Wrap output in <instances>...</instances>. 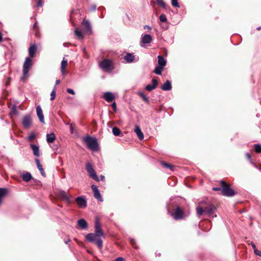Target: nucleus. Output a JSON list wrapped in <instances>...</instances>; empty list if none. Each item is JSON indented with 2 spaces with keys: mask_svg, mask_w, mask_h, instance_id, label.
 Listing matches in <instances>:
<instances>
[{
  "mask_svg": "<svg viewBox=\"0 0 261 261\" xmlns=\"http://www.w3.org/2000/svg\"><path fill=\"white\" fill-rule=\"evenodd\" d=\"M56 139L55 135L54 133L47 134L46 135V141L47 143H53Z\"/></svg>",
  "mask_w": 261,
  "mask_h": 261,
  "instance_id": "bb28decb",
  "label": "nucleus"
},
{
  "mask_svg": "<svg viewBox=\"0 0 261 261\" xmlns=\"http://www.w3.org/2000/svg\"><path fill=\"white\" fill-rule=\"evenodd\" d=\"M171 4H172V6H173V7H177V8L179 7V5L178 4L177 0H171Z\"/></svg>",
  "mask_w": 261,
  "mask_h": 261,
  "instance_id": "58836bf2",
  "label": "nucleus"
},
{
  "mask_svg": "<svg viewBox=\"0 0 261 261\" xmlns=\"http://www.w3.org/2000/svg\"><path fill=\"white\" fill-rule=\"evenodd\" d=\"M159 19L161 22H166L167 20L166 16L164 14H162L160 16Z\"/></svg>",
  "mask_w": 261,
  "mask_h": 261,
  "instance_id": "4c0bfd02",
  "label": "nucleus"
},
{
  "mask_svg": "<svg viewBox=\"0 0 261 261\" xmlns=\"http://www.w3.org/2000/svg\"><path fill=\"white\" fill-rule=\"evenodd\" d=\"M32 124V119L30 115H25L22 119V125L24 128L28 129Z\"/></svg>",
  "mask_w": 261,
  "mask_h": 261,
  "instance_id": "6e6552de",
  "label": "nucleus"
},
{
  "mask_svg": "<svg viewBox=\"0 0 261 261\" xmlns=\"http://www.w3.org/2000/svg\"><path fill=\"white\" fill-rule=\"evenodd\" d=\"M3 41V37L1 33L0 32V43Z\"/></svg>",
  "mask_w": 261,
  "mask_h": 261,
  "instance_id": "4d7b16f0",
  "label": "nucleus"
},
{
  "mask_svg": "<svg viewBox=\"0 0 261 261\" xmlns=\"http://www.w3.org/2000/svg\"><path fill=\"white\" fill-rule=\"evenodd\" d=\"M56 86H55L53 90H52L50 93V100H53L56 97Z\"/></svg>",
  "mask_w": 261,
  "mask_h": 261,
  "instance_id": "c9c22d12",
  "label": "nucleus"
},
{
  "mask_svg": "<svg viewBox=\"0 0 261 261\" xmlns=\"http://www.w3.org/2000/svg\"><path fill=\"white\" fill-rule=\"evenodd\" d=\"M30 147L33 151L34 155L37 158H39L40 155L39 146L35 144H31Z\"/></svg>",
  "mask_w": 261,
  "mask_h": 261,
  "instance_id": "4468645a",
  "label": "nucleus"
},
{
  "mask_svg": "<svg viewBox=\"0 0 261 261\" xmlns=\"http://www.w3.org/2000/svg\"><path fill=\"white\" fill-rule=\"evenodd\" d=\"M130 243H132V244L134 246V243H135V241L133 239H132L130 240Z\"/></svg>",
  "mask_w": 261,
  "mask_h": 261,
  "instance_id": "052dcab7",
  "label": "nucleus"
},
{
  "mask_svg": "<svg viewBox=\"0 0 261 261\" xmlns=\"http://www.w3.org/2000/svg\"><path fill=\"white\" fill-rule=\"evenodd\" d=\"M84 31L87 33H91L92 32L91 26L90 22L87 20H84L82 22Z\"/></svg>",
  "mask_w": 261,
  "mask_h": 261,
  "instance_id": "ddd939ff",
  "label": "nucleus"
},
{
  "mask_svg": "<svg viewBox=\"0 0 261 261\" xmlns=\"http://www.w3.org/2000/svg\"><path fill=\"white\" fill-rule=\"evenodd\" d=\"M216 210V207L213 204H210L204 208L200 206L196 207V212L198 216L205 215L211 218L216 217V215L214 214Z\"/></svg>",
  "mask_w": 261,
  "mask_h": 261,
  "instance_id": "f257e3e1",
  "label": "nucleus"
},
{
  "mask_svg": "<svg viewBox=\"0 0 261 261\" xmlns=\"http://www.w3.org/2000/svg\"><path fill=\"white\" fill-rule=\"evenodd\" d=\"M251 163L253 165V166L256 167V168H258V166L253 162H251Z\"/></svg>",
  "mask_w": 261,
  "mask_h": 261,
  "instance_id": "bf43d9fd",
  "label": "nucleus"
},
{
  "mask_svg": "<svg viewBox=\"0 0 261 261\" xmlns=\"http://www.w3.org/2000/svg\"><path fill=\"white\" fill-rule=\"evenodd\" d=\"M37 6L38 7H41L42 6V2L41 0H39L37 3Z\"/></svg>",
  "mask_w": 261,
  "mask_h": 261,
  "instance_id": "8fccbe9b",
  "label": "nucleus"
},
{
  "mask_svg": "<svg viewBox=\"0 0 261 261\" xmlns=\"http://www.w3.org/2000/svg\"><path fill=\"white\" fill-rule=\"evenodd\" d=\"M11 112L13 113L14 115H17L18 113L17 110V107L15 105H13L11 108Z\"/></svg>",
  "mask_w": 261,
  "mask_h": 261,
  "instance_id": "ea45409f",
  "label": "nucleus"
},
{
  "mask_svg": "<svg viewBox=\"0 0 261 261\" xmlns=\"http://www.w3.org/2000/svg\"><path fill=\"white\" fill-rule=\"evenodd\" d=\"M37 51V46L35 44L32 45L29 48V53L31 57H34L35 54Z\"/></svg>",
  "mask_w": 261,
  "mask_h": 261,
  "instance_id": "412c9836",
  "label": "nucleus"
},
{
  "mask_svg": "<svg viewBox=\"0 0 261 261\" xmlns=\"http://www.w3.org/2000/svg\"><path fill=\"white\" fill-rule=\"evenodd\" d=\"M35 162H36L37 166L40 172V173L43 177H45L46 176L45 173L44 171V169H43L42 165L40 164L39 160L38 159H36Z\"/></svg>",
  "mask_w": 261,
  "mask_h": 261,
  "instance_id": "5701e85b",
  "label": "nucleus"
},
{
  "mask_svg": "<svg viewBox=\"0 0 261 261\" xmlns=\"http://www.w3.org/2000/svg\"><path fill=\"white\" fill-rule=\"evenodd\" d=\"M257 29V30H258V31H259V30H261V26H260V27H258V28H257V29Z\"/></svg>",
  "mask_w": 261,
  "mask_h": 261,
  "instance_id": "0e129e2a",
  "label": "nucleus"
},
{
  "mask_svg": "<svg viewBox=\"0 0 261 261\" xmlns=\"http://www.w3.org/2000/svg\"><path fill=\"white\" fill-rule=\"evenodd\" d=\"M70 241V239H68L67 241H65V243L66 244H67V243H68Z\"/></svg>",
  "mask_w": 261,
  "mask_h": 261,
  "instance_id": "680f3d73",
  "label": "nucleus"
},
{
  "mask_svg": "<svg viewBox=\"0 0 261 261\" xmlns=\"http://www.w3.org/2000/svg\"><path fill=\"white\" fill-rule=\"evenodd\" d=\"M22 178L23 181L28 182L32 179V176L30 173L27 172L26 173L23 174Z\"/></svg>",
  "mask_w": 261,
  "mask_h": 261,
  "instance_id": "c85d7f7f",
  "label": "nucleus"
},
{
  "mask_svg": "<svg viewBox=\"0 0 261 261\" xmlns=\"http://www.w3.org/2000/svg\"><path fill=\"white\" fill-rule=\"evenodd\" d=\"M144 29H148V30H151V28L150 26H149V25H144Z\"/></svg>",
  "mask_w": 261,
  "mask_h": 261,
  "instance_id": "603ef678",
  "label": "nucleus"
},
{
  "mask_svg": "<svg viewBox=\"0 0 261 261\" xmlns=\"http://www.w3.org/2000/svg\"><path fill=\"white\" fill-rule=\"evenodd\" d=\"M152 85H147L145 87L146 90L148 91H151L152 90L155 89L158 85V82L155 79H152Z\"/></svg>",
  "mask_w": 261,
  "mask_h": 261,
  "instance_id": "2eb2a0df",
  "label": "nucleus"
},
{
  "mask_svg": "<svg viewBox=\"0 0 261 261\" xmlns=\"http://www.w3.org/2000/svg\"><path fill=\"white\" fill-rule=\"evenodd\" d=\"M75 35L79 39H82L83 38V34L82 32L79 30L78 28H76L74 30Z\"/></svg>",
  "mask_w": 261,
  "mask_h": 261,
  "instance_id": "7c9ffc66",
  "label": "nucleus"
},
{
  "mask_svg": "<svg viewBox=\"0 0 261 261\" xmlns=\"http://www.w3.org/2000/svg\"><path fill=\"white\" fill-rule=\"evenodd\" d=\"M124 60L127 63H132L135 60V56L133 54L127 53L124 57Z\"/></svg>",
  "mask_w": 261,
  "mask_h": 261,
  "instance_id": "aec40b11",
  "label": "nucleus"
},
{
  "mask_svg": "<svg viewBox=\"0 0 261 261\" xmlns=\"http://www.w3.org/2000/svg\"><path fill=\"white\" fill-rule=\"evenodd\" d=\"M112 133L115 136H119L120 135V130L116 127H114L112 128Z\"/></svg>",
  "mask_w": 261,
  "mask_h": 261,
  "instance_id": "2f4dec72",
  "label": "nucleus"
},
{
  "mask_svg": "<svg viewBox=\"0 0 261 261\" xmlns=\"http://www.w3.org/2000/svg\"><path fill=\"white\" fill-rule=\"evenodd\" d=\"M213 190L214 191H220V190H222V188H217V187H214L213 188Z\"/></svg>",
  "mask_w": 261,
  "mask_h": 261,
  "instance_id": "09e8293b",
  "label": "nucleus"
},
{
  "mask_svg": "<svg viewBox=\"0 0 261 261\" xmlns=\"http://www.w3.org/2000/svg\"><path fill=\"white\" fill-rule=\"evenodd\" d=\"M152 41V37L150 35H142L141 36V42L143 44H148Z\"/></svg>",
  "mask_w": 261,
  "mask_h": 261,
  "instance_id": "dca6fc26",
  "label": "nucleus"
},
{
  "mask_svg": "<svg viewBox=\"0 0 261 261\" xmlns=\"http://www.w3.org/2000/svg\"><path fill=\"white\" fill-rule=\"evenodd\" d=\"M183 212L179 207H177L175 210L174 218L175 219H180L183 217Z\"/></svg>",
  "mask_w": 261,
  "mask_h": 261,
  "instance_id": "a211bd4d",
  "label": "nucleus"
},
{
  "mask_svg": "<svg viewBox=\"0 0 261 261\" xmlns=\"http://www.w3.org/2000/svg\"><path fill=\"white\" fill-rule=\"evenodd\" d=\"M250 244L252 247L253 250H255L256 248V246H255V244L253 242H251Z\"/></svg>",
  "mask_w": 261,
  "mask_h": 261,
  "instance_id": "de8ad7c7",
  "label": "nucleus"
},
{
  "mask_svg": "<svg viewBox=\"0 0 261 261\" xmlns=\"http://www.w3.org/2000/svg\"><path fill=\"white\" fill-rule=\"evenodd\" d=\"M157 4L161 6L163 8L166 9V5L163 0H156Z\"/></svg>",
  "mask_w": 261,
  "mask_h": 261,
  "instance_id": "72a5a7b5",
  "label": "nucleus"
},
{
  "mask_svg": "<svg viewBox=\"0 0 261 261\" xmlns=\"http://www.w3.org/2000/svg\"><path fill=\"white\" fill-rule=\"evenodd\" d=\"M77 224L82 229H86L88 226L87 222L84 219L79 220L77 221Z\"/></svg>",
  "mask_w": 261,
  "mask_h": 261,
  "instance_id": "a878e982",
  "label": "nucleus"
},
{
  "mask_svg": "<svg viewBox=\"0 0 261 261\" xmlns=\"http://www.w3.org/2000/svg\"><path fill=\"white\" fill-rule=\"evenodd\" d=\"M91 189L94 193V197L99 201H102L103 199L100 193H99L97 187L96 185H92L91 186Z\"/></svg>",
  "mask_w": 261,
  "mask_h": 261,
  "instance_id": "1a4fd4ad",
  "label": "nucleus"
},
{
  "mask_svg": "<svg viewBox=\"0 0 261 261\" xmlns=\"http://www.w3.org/2000/svg\"><path fill=\"white\" fill-rule=\"evenodd\" d=\"M139 95L141 96V97L142 98L143 100L147 103H149V99L148 98V97L144 94L143 92H139Z\"/></svg>",
  "mask_w": 261,
  "mask_h": 261,
  "instance_id": "473e14b6",
  "label": "nucleus"
},
{
  "mask_svg": "<svg viewBox=\"0 0 261 261\" xmlns=\"http://www.w3.org/2000/svg\"><path fill=\"white\" fill-rule=\"evenodd\" d=\"M59 196L62 198L63 200L66 201L68 203L70 202V196L67 195L64 191H61L59 192Z\"/></svg>",
  "mask_w": 261,
  "mask_h": 261,
  "instance_id": "f3484780",
  "label": "nucleus"
},
{
  "mask_svg": "<svg viewBox=\"0 0 261 261\" xmlns=\"http://www.w3.org/2000/svg\"><path fill=\"white\" fill-rule=\"evenodd\" d=\"M36 112L37 117L39 118V121L42 123H44V116L43 114V112L40 106H37L36 107Z\"/></svg>",
  "mask_w": 261,
  "mask_h": 261,
  "instance_id": "f8f14e48",
  "label": "nucleus"
},
{
  "mask_svg": "<svg viewBox=\"0 0 261 261\" xmlns=\"http://www.w3.org/2000/svg\"><path fill=\"white\" fill-rule=\"evenodd\" d=\"M222 187V194L223 195L228 197H231L236 194V192L232 190L229 185H228L224 181H220Z\"/></svg>",
  "mask_w": 261,
  "mask_h": 261,
  "instance_id": "39448f33",
  "label": "nucleus"
},
{
  "mask_svg": "<svg viewBox=\"0 0 261 261\" xmlns=\"http://www.w3.org/2000/svg\"><path fill=\"white\" fill-rule=\"evenodd\" d=\"M67 92L71 94H72V95L75 94V92H74V90L72 89L68 88L67 89Z\"/></svg>",
  "mask_w": 261,
  "mask_h": 261,
  "instance_id": "a19ab883",
  "label": "nucleus"
},
{
  "mask_svg": "<svg viewBox=\"0 0 261 261\" xmlns=\"http://www.w3.org/2000/svg\"><path fill=\"white\" fill-rule=\"evenodd\" d=\"M135 132L140 140H142L144 138V135L139 126H136Z\"/></svg>",
  "mask_w": 261,
  "mask_h": 261,
  "instance_id": "393cba45",
  "label": "nucleus"
},
{
  "mask_svg": "<svg viewBox=\"0 0 261 261\" xmlns=\"http://www.w3.org/2000/svg\"><path fill=\"white\" fill-rule=\"evenodd\" d=\"M254 150L257 153L261 152V144H256L254 145Z\"/></svg>",
  "mask_w": 261,
  "mask_h": 261,
  "instance_id": "f704fd0d",
  "label": "nucleus"
},
{
  "mask_svg": "<svg viewBox=\"0 0 261 261\" xmlns=\"http://www.w3.org/2000/svg\"><path fill=\"white\" fill-rule=\"evenodd\" d=\"M254 252L255 254L261 256V251H259L256 248L255 250H254Z\"/></svg>",
  "mask_w": 261,
  "mask_h": 261,
  "instance_id": "79ce46f5",
  "label": "nucleus"
},
{
  "mask_svg": "<svg viewBox=\"0 0 261 261\" xmlns=\"http://www.w3.org/2000/svg\"><path fill=\"white\" fill-rule=\"evenodd\" d=\"M53 148L54 150H56V149H57L58 147H57V146H55V147H53Z\"/></svg>",
  "mask_w": 261,
  "mask_h": 261,
  "instance_id": "e2e57ef3",
  "label": "nucleus"
},
{
  "mask_svg": "<svg viewBox=\"0 0 261 261\" xmlns=\"http://www.w3.org/2000/svg\"><path fill=\"white\" fill-rule=\"evenodd\" d=\"M246 156L249 161H251V155L249 153H246Z\"/></svg>",
  "mask_w": 261,
  "mask_h": 261,
  "instance_id": "a18cd8bd",
  "label": "nucleus"
},
{
  "mask_svg": "<svg viewBox=\"0 0 261 261\" xmlns=\"http://www.w3.org/2000/svg\"><path fill=\"white\" fill-rule=\"evenodd\" d=\"M83 141L91 150L95 151L98 150V145L96 139L88 136L84 138Z\"/></svg>",
  "mask_w": 261,
  "mask_h": 261,
  "instance_id": "7ed1b4c3",
  "label": "nucleus"
},
{
  "mask_svg": "<svg viewBox=\"0 0 261 261\" xmlns=\"http://www.w3.org/2000/svg\"><path fill=\"white\" fill-rule=\"evenodd\" d=\"M161 164L164 167L168 168L170 170H173V168H174V166L168 164L164 162H161Z\"/></svg>",
  "mask_w": 261,
  "mask_h": 261,
  "instance_id": "e433bc0d",
  "label": "nucleus"
},
{
  "mask_svg": "<svg viewBox=\"0 0 261 261\" xmlns=\"http://www.w3.org/2000/svg\"><path fill=\"white\" fill-rule=\"evenodd\" d=\"M103 97L108 102H111L115 99V96L110 92H105L103 95Z\"/></svg>",
  "mask_w": 261,
  "mask_h": 261,
  "instance_id": "6ab92c4d",
  "label": "nucleus"
},
{
  "mask_svg": "<svg viewBox=\"0 0 261 261\" xmlns=\"http://www.w3.org/2000/svg\"><path fill=\"white\" fill-rule=\"evenodd\" d=\"M96 5H93L91 7V11H95L96 10Z\"/></svg>",
  "mask_w": 261,
  "mask_h": 261,
  "instance_id": "3c124183",
  "label": "nucleus"
},
{
  "mask_svg": "<svg viewBox=\"0 0 261 261\" xmlns=\"http://www.w3.org/2000/svg\"><path fill=\"white\" fill-rule=\"evenodd\" d=\"M101 237V236L95 233H88L85 237L87 241L95 244L99 249H101L103 247Z\"/></svg>",
  "mask_w": 261,
  "mask_h": 261,
  "instance_id": "f03ea898",
  "label": "nucleus"
},
{
  "mask_svg": "<svg viewBox=\"0 0 261 261\" xmlns=\"http://www.w3.org/2000/svg\"><path fill=\"white\" fill-rule=\"evenodd\" d=\"M75 201L80 208H85L87 206V201L83 196H80L76 198Z\"/></svg>",
  "mask_w": 261,
  "mask_h": 261,
  "instance_id": "9b49d317",
  "label": "nucleus"
},
{
  "mask_svg": "<svg viewBox=\"0 0 261 261\" xmlns=\"http://www.w3.org/2000/svg\"><path fill=\"white\" fill-rule=\"evenodd\" d=\"M115 261H123V258L122 257H118L116 259Z\"/></svg>",
  "mask_w": 261,
  "mask_h": 261,
  "instance_id": "864d4df0",
  "label": "nucleus"
},
{
  "mask_svg": "<svg viewBox=\"0 0 261 261\" xmlns=\"http://www.w3.org/2000/svg\"><path fill=\"white\" fill-rule=\"evenodd\" d=\"M95 233H97L105 238L104 233L101 229V224L98 219H96L95 222Z\"/></svg>",
  "mask_w": 261,
  "mask_h": 261,
  "instance_id": "9d476101",
  "label": "nucleus"
},
{
  "mask_svg": "<svg viewBox=\"0 0 261 261\" xmlns=\"http://www.w3.org/2000/svg\"><path fill=\"white\" fill-rule=\"evenodd\" d=\"M34 137H35L34 134H31L30 136H29V139L30 140H33V139H34Z\"/></svg>",
  "mask_w": 261,
  "mask_h": 261,
  "instance_id": "49530a36",
  "label": "nucleus"
},
{
  "mask_svg": "<svg viewBox=\"0 0 261 261\" xmlns=\"http://www.w3.org/2000/svg\"><path fill=\"white\" fill-rule=\"evenodd\" d=\"M74 130V125L73 124H71L70 125V130L71 134L73 133Z\"/></svg>",
  "mask_w": 261,
  "mask_h": 261,
  "instance_id": "c03bdc74",
  "label": "nucleus"
},
{
  "mask_svg": "<svg viewBox=\"0 0 261 261\" xmlns=\"http://www.w3.org/2000/svg\"><path fill=\"white\" fill-rule=\"evenodd\" d=\"M67 65V61L65 60L64 58H63V60H62L61 62V70L62 72V73L64 74L65 72V68Z\"/></svg>",
  "mask_w": 261,
  "mask_h": 261,
  "instance_id": "cd10ccee",
  "label": "nucleus"
},
{
  "mask_svg": "<svg viewBox=\"0 0 261 261\" xmlns=\"http://www.w3.org/2000/svg\"><path fill=\"white\" fill-rule=\"evenodd\" d=\"M163 69H164L163 67H162L159 65H158L155 67L154 70V72L158 75H161Z\"/></svg>",
  "mask_w": 261,
  "mask_h": 261,
  "instance_id": "c756f323",
  "label": "nucleus"
},
{
  "mask_svg": "<svg viewBox=\"0 0 261 261\" xmlns=\"http://www.w3.org/2000/svg\"><path fill=\"white\" fill-rule=\"evenodd\" d=\"M158 65L164 68L167 63L166 60L162 56L160 55L158 56Z\"/></svg>",
  "mask_w": 261,
  "mask_h": 261,
  "instance_id": "b1692460",
  "label": "nucleus"
},
{
  "mask_svg": "<svg viewBox=\"0 0 261 261\" xmlns=\"http://www.w3.org/2000/svg\"><path fill=\"white\" fill-rule=\"evenodd\" d=\"M99 66L103 71L106 72H110L114 69L112 61L107 59H104L100 62Z\"/></svg>",
  "mask_w": 261,
  "mask_h": 261,
  "instance_id": "20e7f679",
  "label": "nucleus"
},
{
  "mask_svg": "<svg viewBox=\"0 0 261 261\" xmlns=\"http://www.w3.org/2000/svg\"><path fill=\"white\" fill-rule=\"evenodd\" d=\"M161 89L164 91H169L171 90L172 86L171 82L167 80L161 87Z\"/></svg>",
  "mask_w": 261,
  "mask_h": 261,
  "instance_id": "4be33fe9",
  "label": "nucleus"
},
{
  "mask_svg": "<svg viewBox=\"0 0 261 261\" xmlns=\"http://www.w3.org/2000/svg\"><path fill=\"white\" fill-rule=\"evenodd\" d=\"M112 107L114 111H116V103L115 101L112 103Z\"/></svg>",
  "mask_w": 261,
  "mask_h": 261,
  "instance_id": "37998d69",
  "label": "nucleus"
},
{
  "mask_svg": "<svg viewBox=\"0 0 261 261\" xmlns=\"http://www.w3.org/2000/svg\"><path fill=\"white\" fill-rule=\"evenodd\" d=\"M37 27V22H36L34 23V25H33V27L35 28H36Z\"/></svg>",
  "mask_w": 261,
  "mask_h": 261,
  "instance_id": "13d9d810",
  "label": "nucleus"
},
{
  "mask_svg": "<svg viewBox=\"0 0 261 261\" xmlns=\"http://www.w3.org/2000/svg\"><path fill=\"white\" fill-rule=\"evenodd\" d=\"M60 83V81L59 80H57L56 81V85L55 86H57V85H58Z\"/></svg>",
  "mask_w": 261,
  "mask_h": 261,
  "instance_id": "6e6d98bb",
  "label": "nucleus"
},
{
  "mask_svg": "<svg viewBox=\"0 0 261 261\" xmlns=\"http://www.w3.org/2000/svg\"><path fill=\"white\" fill-rule=\"evenodd\" d=\"M100 179H101V180L104 181L105 179V176L102 175H100Z\"/></svg>",
  "mask_w": 261,
  "mask_h": 261,
  "instance_id": "5fc2aeb1",
  "label": "nucleus"
},
{
  "mask_svg": "<svg viewBox=\"0 0 261 261\" xmlns=\"http://www.w3.org/2000/svg\"><path fill=\"white\" fill-rule=\"evenodd\" d=\"M86 169L90 177L97 181L99 180L98 176L97 175L92 164L88 162L86 163Z\"/></svg>",
  "mask_w": 261,
  "mask_h": 261,
  "instance_id": "423d86ee",
  "label": "nucleus"
},
{
  "mask_svg": "<svg viewBox=\"0 0 261 261\" xmlns=\"http://www.w3.org/2000/svg\"><path fill=\"white\" fill-rule=\"evenodd\" d=\"M32 66V59L29 57L25 60L23 65V76L21 79H24L28 75L29 69Z\"/></svg>",
  "mask_w": 261,
  "mask_h": 261,
  "instance_id": "0eeeda50",
  "label": "nucleus"
}]
</instances>
